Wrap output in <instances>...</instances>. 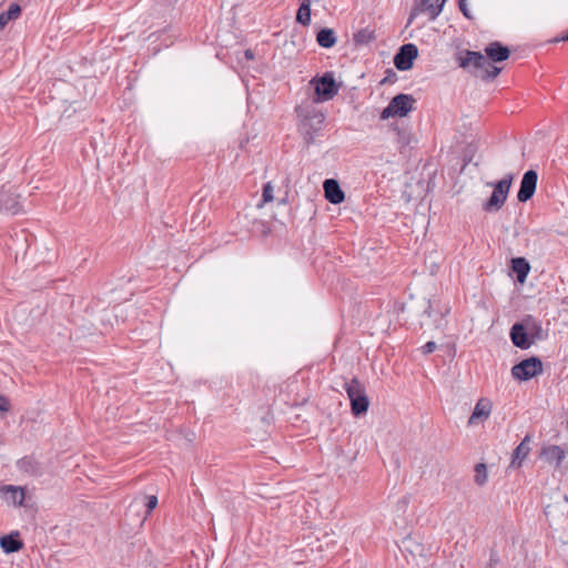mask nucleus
Masks as SVG:
<instances>
[{"mask_svg": "<svg viewBox=\"0 0 568 568\" xmlns=\"http://www.w3.org/2000/svg\"><path fill=\"white\" fill-rule=\"evenodd\" d=\"M519 324L523 325V328L527 331L529 336L536 342V341H542L546 337V334L544 333V329L541 327V322L537 320L532 315H526Z\"/></svg>", "mask_w": 568, "mask_h": 568, "instance_id": "12", "label": "nucleus"}, {"mask_svg": "<svg viewBox=\"0 0 568 568\" xmlns=\"http://www.w3.org/2000/svg\"><path fill=\"white\" fill-rule=\"evenodd\" d=\"M369 400L365 395L364 387L357 382V416L367 412Z\"/></svg>", "mask_w": 568, "mask_h": 568, "instance_id": "25", "label": "nucleus"}, {"mask_svg": "<svg viewBox=\"0 0 568 568\" xmlns=\"http://www.w3.org/2000/svg\"><path fill=\"white\" fill-rule=\"evenodd\" d=\"M311 0H303L296 12V22L303 27H307L311 23Z\"/></svg>", "mask_w": 568, "mask_h": 568, "instance_id": "23", "label": "nucleus"}, {"mask_svg": "<svg viewBox=\"0 0 568 568\" xmlns=\"http://www.w3.org/2000/svg\"><path fill=\"white\" fill-rule=\"evenodd\" d=\"M418 54L417 47L413 43L404 44L394 57V64L400 71H407L413 67L414 59Z\"/></svg>", "mask_w": 568, "mask_h": 568, "instance_id": "8", "label": "nucleus"}, {"mask_svg": "<svg viewBox=\"0 0 568 568\" xmlns=\"http://www.w3.org/2000/svg\"><path fill=\"white\" fill-rule=\"evenodd\" d=\"M244 54H245V58L248 59V60L254 58V53L250 49H247Z\"/></svg>", "mask_w": 568, "mask_h": 568, "instance_id": "34", "label": "nucleus"}, {"mask_svg": "<svg viewBox=\"0 0 568 568\" xmlns=\"http://www.w3.org/2000/svg\"><path fill=\"white\" fill-rule=\"evenodd\" d=\"M17 467L30 476H39L42 474L41 464L33 456H24L17 462Z\"/></svg>", "mask_w": 568, "mask_h": 568, "instance_id": "16", "label": "nucleus"}, {"mask_svg": "<svg viewBox=\"0 0 568 568\" xmlns=\"http://www.w3.org/2000/svg\"><path fill=\"white\" fill-rule=\"evenodd\" d=\"M529 440V436H526L523 442L515 448L511 460L513 466H521L523 460L527 457L530 450Z\"/></svg>", "mask_w": 568, "mask_h": 568, "instance_id": "20", "label": "nucleus"}, {"mask_svg": "<svg viewBox=\"0 0 568 568\" xmlns=\"http://www.w3.org/2000/svg\"><path fill=\"white\" fill-rule=\"evenodd\" d=\"M511 268L516 273L518 282L524 283L530 271V265L525 257H515L511 261Z\"/></svg>", "mask_w": 568, "mask_h": 568, "instance_id": "19", "label": "nucleus"}, {"mask_svg": "<svg viewBox=\"0 0 568 568\" xmlns=\"http://www.w3.org/2000/svg\"><path fill=\"white\" fill-rule=\"evenodd\" d=\"M509 335L513 344L520 349H528L535 343L518 322L511 326Z\"/></svg>", "mask_w": 568, "mask_h": 568, "instance_id": "11", "label": "nucleus"}, {"mask_svg": "<svg viewBox=\"0 0 568 568\" xmlns=\"http://www.w3.org/2000/svg\"><path fill=\"white\" fill-rule=\"evenodd\" d=\"M18 195L11 189L0 187V212L16 215L22 211V205L18 200Z\"/></svg>", "mask_w": 568, "mask_h": 568, "instance_id": "10", "label": "nucleus"}, {"mask_svg": "<svg viewBox=\"0 0 568 568\" xmlns=\"http://www.w3.org/2000/svg\"><path fill=\"white\" fill-rule=\"evenodd\" d=\"M0 547L6 554H12L23 548V542L18 532L9 534L0 538Z\"/></svg>", "mask_w": 568, "mask_h": 568, "instance_id": "18", "label": "nucleus"}, {"mask_svg": "<svg viewBox=\"0 0 568 568\" xmlns=\"http://www.w3.org/2000/svg\"><path fill=\"white\" fill-rule=\"evenodd\" d=\"M415 99L410 94L399 93L395 95L388 103V105L382 111L381 118L383 120L389 118H404L406 116L414 106Z\"/></svg>", "mask_w": 568, "mask_h": 568, "instance_id": "2", "label": "nucleus"}, {"mask_svg": "<svg viewBox=\"0 0 568 568\" xmlns=\"http://www.w3.org/2000/svg\"><path fill=\"white\" fill-rule=\"evenodd\" d=\"M148 501H146V514H151V511L156 507L158 505V497L152 495V496H148L146 497Z\"/></svg>", "mask_w": 568, "mask_h": 568, "instance_id": "31", "label": "nucleus"}, {"mask_svg": "<svg viewBox=\"0 0 568 568\" xmlns=\"http://www.w3.org/2000/svg\"><path fill=\"white\" fill-rule=\"evenodd\" d=\"M325 199L332 204H339L344 201V192L338 182L334 179H327L323 183Z\"/></svg>", "mask_w": 568, "mask_h": 568, "instance_id": "13", "label": "nucleus"}, {"mask_svg": "<svg viewBox=\"0 0 568 568\" xmlns=\"http://www.w3.org/2000/svg\"><path fill=\"white\" fill-rule=\"evenodd\" d=\"M10 409H11L10 399L4 395H0V412L8 413Z\"/></svg>", "mask_w": 568, "mask_h": 568, "instance_id": "30", "label": "nucleus"}, {"mask_svg": "<svg viewBox=\"0 0 568 568\" xmlns=\"http://www.w3.org/2000/svg\"><path fill=\"white\" fill-rule=\"evenodd\" d=\"M372 39H374L373 31H367V30L357 31V43H367Z\"/></svg>", "mask_w": 568, "mask_h": 568, "instance_id": "29", "label": "nucleus"}, {"mask_svg": "<svg viewBox=\"0 0 568 568\" xmlns=\"http://www.w3.org/2000/svg\"><path fill=\"white\" fill-rule=\"evenodd\" d=\"M437 348V345L435 342L429 341L425 345L422 346L420 351L423 354L428 355L433 353Z\"/></svg>", "mask_w": 568, "mask_h": 568, "instance_id": "32", "label": "nucleus"}, {"mask_svg": "<svg viewBox=\"0 0 568 568\" xmlns=\"http://www.w3.org/2000/svg\"><path fill=\"white\" fill-rule=\"evenodd\" d=\"M300 115L303 116L300 131L304 135L305 142L311 144L314 141V134L322 128L325 116L322 112L316 110H313L305 115L301 112Z\"/></svg>", "mask_w": 568, "mask_h": 568, "instance_id": "5", "label": "nucleus"}, {"mask_svg": "<svg viewBox=\"0 0 568 568\" xmlns=\"http://www.w3.org/2000/svg\"><path fill=\"white\" fill-rule=\"evenodd\" d=\"M541 457L549 464H556L557 467L560 466L561 462L566 457L565 450L558 445H550L544 447L541 450Z\"/></svg>", "mask_w": 568, "mask_h": 568, "instance_id": "17", "label": "nucleus"}, {"mask_svg": "<svg viewBox=\"0 0 568 568\" xmlns=\"http://www.w3.org/2000/svg\"><path fill=\"white\" fill-rule=\"evenodd\" d=\"M538 174L535 170H528L524 173L517 199L519 202L525 203L532 197L537 187Z\"/></svg>", "mask_w": 568, "mask_h": 568, "instance_id": "9", "label": "nucleus"}, {"mask_svg": "<svg viewBox=\"0 0 568 568\" xmlns=\"http://www.w3.org/2000/svg\"><path fill=\"white\" fill-rule=\"evenodd\" d=\"M561 497H562L564 504L566 506L568 504V497H567V495H562Z\"/></svg>", "mask_w": 568, "mask_h": 568, "instance_id": "35", "label": "nucleus"}, {"mask_svg": "<svg viewBox=\"0 0 568 568\" xmlns=\"http://www.w3.org/2000/svg\"><path fill=\"white\" fill-rule=\"evenodd\" d=\"M2 490L8 495V499L17 506H22L26 498V493L22 487L19 486H3Z\"/></svg>", "mask_w": 568, "mask_h": 568, "instance_id": "22", "label": "nucleus"}, {"mask_svg": "<svg viewBox=\"0 0 568 568\" xmlns=\"http://www.w3.org/2000/svg\"><path fill=\"white\" fill-rule=\"evenodd\" d=\"M493 404L488 398H480L468 419V425H475L480 420H486L491 413Z\"/></svg>", "mask_w": 568, "mask_h": 568, "instance_id": "14", "label": "nucleus"}, {"mask_svg": "<svg viewBox=\"0 0 568 568\" xmlns=\"http://www.w3.org/2000/svg\"><path fill=\"white\" fill-rule=\"evenodd\" d=\"M564 41H568V32L561 38Z\"/></svg>", "mask_w": 568, "mask_h": 568, "instance_id": "36", "label": "nucleus"}, {"mask_svg": "<svg viewBox=\"0 0 568 568\" xmlns=\"http://www.w3.org/2000/svg\"><path fill=\"white\" fill-rule=\"evenodd\" d=\"M457 60L460 68L469 70L484 80H493L501 71L500 68L494 65L484 54L477 51L466 50L458 55Z\"/></svg>", "mask_w": 568, "mask_h": 568, "instance_id": "1", "label": "nucleus"}, {"mask_svg": "<svg viewBox=\"0 0 568 568\" xmlns=\"http://www.w3.org/2000/svg\"><path fill=\"white\" fill-rule=\"evenodd\" d=\"M315 85L316 101L323 102L333 99L338 91V85L332 73H325L318 79L312 81Z\"/></svg>", "mask_w": 568, "mask_h": 568, "instance_id": "6", "label": "nucleus"}, {"mask_svg": "<svg viewBox=\"0 0 568 568\" xmlns=\"http://www.w3.org/2000/svg\"><path fill=\"white\" fill-rule=\"evenodd\" d=\"M486 58L491 62H503L510 55V50L500 42L495 41L485 48Z\"/></svg>", "mask_w": 568, "mask_h": 568, "instance_id": "15", "label": "nucleus"}, {"mask_svg": "<svg viewBox=\"0 0 568 568\" xmlns=\"http://www.w3.org/2000/svg\"><path fill=\"white\" fill-rule=\"evenodd\" d=\"M458 7H459V10L463 12V14L467 18V19H470L471 16H470V12L467 8V3H466V0H458Z\"/></svg>", "mask_w": 568, "mask_h": 568, "instance_id": "33", "label": "nucleus"}, {"mask_svg": "<svg viewBox=\"0 0 568 568\" xmlns=\"http://www.w3.org/2000/svg\"><path fill=\"white\" fill-rule=\"evenodd\" d=\"M316 41L322 48H332L336 43V37L333 29L323 28L316 34Z\"/></svg>", "mask_w": 568, "mask_h": 568, "instance_id": "21", "label": "nucleus"}, {"mask_svg": "<svg viewBox=\"0 0 568 568\" xmlns=\"http://www.w3.org/2000/svg\"><path fill=\"white\" fill-rule=\"evenodd\" d=\"M511 182L513 176L509 174L495 184L490 197L484 204L485 211H498L501 209L505 201L507 200Z\"/></svg>", "mask_w": 568, "mask_h": 568, "instance_id": "4", "label": "nucleus"}, {"mask_svg": "<svg viewBox=\"0 0 568 568\" xmlns=\"http://www.w3.org/2000/svg\"><path fill=\"white\" fill-rule=\"evenodd\" d=\"M21 13V7L18 3H11L9 9L0 14V30L3 29L10 20L17 19Z\"/></svg>", "mask_w": 568, "mask_h": 568, "instance_id": "24", "label": "nucleus"}, {"mask_svg": "<svg viewBox=\"0 0 568 568\" xmlns=\"http://www.w3.org/2000/svg\"><path fill=\"white\" fill-rule=\"evenodd\" d=\"M488 480V471L487 466L484 463H478L475 465V477L474 481L478 486H484Z\"/></svg>", "mask_w": 568, "mask_h": 568, "instance_id": "26", "label": "nucleus"}, {"mask_svg": "<svg viewBox=\"0 0 568 568\" xmlns=\"http://www.w3.org/2000/svg\"><path fill=\"white\" fill-rule=\"evenodd\" d=\"M346 392L349 399L351 412L355 415V378H352L351 382L346 384Z\"/></svg>", "mask_w": 568, "mask_h": 568, "instance_id": "27", "label": "nucleus"}, {"mask_svg": "<svg viewBox=\"0 0 568 568\" xmlns=\"http://www.w3.org/2000/svg\"><path fill=\"white\" fill-rule=\"evenodd\" d=\"M542 373V362L538 357H529L523 359L511 367V375L515 379L520 382L529 381L530 378Z\"/></svg>", "mask_w": 568, "mask_h": 568, "instance_id": "3", "label": "nucleus"}, {"mask_svg": "<svg viewBox=\"0 0 568 568\" xmlns=\"http://www.w3.org/2000/svg\"><path fill=\"white\" fill-rule=\"evenodd\" d=\"M445 1L446 0H416L409 17V22L419 13H425L428 16L429 20H435L440 14Z\"/></svg>", "mask_w": 568, "mask_h": 568, "instance_id": "7", "label": "nucleus"}, {"mask_svg": "<svg viewBox=\"0 0 568 568\" xmlns=\"http://www.w3.org/2000/svg\"><path fill=\"white\" fill-rule=\"evenodd\" d=\"M274 196H273V186H272V183L271 182H267L266 184H264L263 186V191H262V204L264 203H268L271 201H273Z\"/></svg>", "mask_w": 568, "mask_h": 568, "instance_id": "28", "label": "nucleus"}]
</instances>
